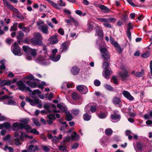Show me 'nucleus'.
I'll return each instance as SVG.
<instances>
[{
	"mask_svg": "<svg viewBox=\"0 0 152 152\" xmlns=\"http://www.w3.org/2000/svg\"><path fill=\"white\" fill-rule=\"evenodd\" d=\"M34 38L31 39V42L34 45H41L43 43L42 40L43 38L41 34L39 32L35 33L34 34Z\"/></svg>",
	"mask_w": 152,
	"mask_h": 152,
	"instance_id": "f257e3e1",
	"label": "nucleus"
},
{
	"mask_svg": "<svg viewBox=\"0 0 152 152\" xmlns=\"http://www.w3.org/2000/svg\"><path fill=\"white\" fill-rule=\"evenodd\" d=\"M26 101L29 102L30 104L32 106H34L39 104L37 106L38 107L41 108L42 107V104H39L41 103V101L39 99H35L33 100L30 99L29 97L26 96Z\"/></svg>",
	"mask_w": 152,
	"mask_h": 152,
	"instance_id": "f03ea898",
	"label": "nucleus"
},
{
	"mask_svg": "<svg viewBox=\"0 0 152 152\" xmlns=\"http://www.w3.org/2000/svg\"><path fill=\"white\" fill-rule=\"evenodd\" d=\"M11 50L12 53L16 55L21 56L22 55L20 47L16 42H15L13 45L12 46Z\"/></svg>",
	"mask_w": 152,
	"mask_h": 152,
	"instance_id": "7ed1b4c3",
	"label": "nucleus"
},
{
	"mask_svg": "<svg viewBox=\"0 0 152 152\" xmlns=\"http://www.w3.org/2000/svg\"><path fill=\"white\" fill-rule=\"evenodd\" d=\"M121 71L119 72L118 74L123 80H125L128 77V73L125 68L123 66H120Z\"/></svg>",
	"mask_w": 152,
	"mask_h": 152,
	"instance_id": "20e7f679",
	"label": "nucleus"
},
{
	"mask_svg": "<svg viewBox=\"0 0 152 152\" xmlns=\"http://www.w3.org/2000/svg\"><path fill=\"white\" fill-rule=\"evenodd\" d=\"M102 56L104 60H108L110 58V55L106 48H102L100 49Z\"/></svg>",
	"mask_w": 152,
	"mask_h": 152,
	"instance_id": "39448f33",
	"label": "nucleus"
},
{
	"mask_svg": "<svg viewBox=\"0 0 152 152\" xmlns=\"http://www.w3.org/2000/svg\"><path fill=\"white\" fill-rule=\"evenodd\" d=\"M17 84L19 90L21 91L26 90L28 91H31L30 88L28 87H27L26 86L22 81H19L17 82Z\"/></svg>",
	"mask_w": 152,
	"mask_h": 152,
	"instance_id": "423d86ee",
	"label": "nucleus"
},
{
	"mask_svg": "<svg viewBox=\"0 0 152 152\" xmlns=\"http://www.w3.org/2000/svg\"><path fill=\"white\" fill-rule=\"evenodd\" d=\"M73 130V129L71 128L67 131V134H70L71 135V136H67V142L70 141L71 139L72 140H75V137L76 133L75 131L72 132Z\"/></svg>",
	"mask_w": 152,
	"mask_h": 152,
	"instance_id": "0eeeda50",
	"label": "nucleus"
},
{
	"mask_svg": "<svg viewBox=\"0 0 152 152\" xmlns=\"http://www.w3.org/2000/svg\"><path fill=\"white\" fill-rule=\"evenodd\" d=\"M76 89L80 93L83 94H86L88 92L87 87L84 85H79L77 86Z\"/></svg>",
	"mask_w": 152,
	"mask_h": 152,
	"instance_id": "6e6552de",
	"label": "nucleus"
},
{
	"mask_svg": "<svg viewBox=\"0 0 152 152\" xmlns=\"http://www.w3.org/2000/svg\"><path fill=\"white\" fill-rule=\"evenodd\" d=\"M111 121L113 122H116L120 121L121 119V116L119 114L114 113L111 116Z\"/></svg>",
	"mask_w": 152,
	"mask_h": 152,
	"instance_id": "1a4fd4ad",
	"label": "nucleus"
},
{
	"mask_svg": "<svg viewBox=\"0 0 152 152\" xmlns=\"http://www.w3.org/2000/svg\"><path fill=\"white\" fill-rule=\"evenodd\" d=\"M122 94L125 98L130 101H133L134 99V98L127 91L124 90L122 91Z\"/></svg>",
	"mask_w": 152,
	"mask_h": 152,
	"instance_id": "9d476101",
	"label": "nucleus"
},
{
	"mask_svg": "<svg viewBox=\"0 0 152 152\" xmlns=\"http://www.w3.org/2000/svg\"><path fill=\"white\" fill-rule=\"evenodd\" d=\"M46 57V56L45 57H44L42 55L39 56L36 60L37 62L41 64H47L46 61L48 59V58L46 59L45 58Z\"/></svg>",
	"mask_w": 152,
	"mask_h": 152,
	"instance_id": "9b49d317",
	"label": "nucleus"
},
{
	"mask_svg": "<svg viewBox=\"0 0 152 152\" xmlns=\"http://www.w3.org/2000/svg\"><path fill=\"white\" fill-rule=\"evenodd\" d=\"M95 35L98 36L100 39H102L103 36V32L102 30L99 27L96 28Z\"/></svg>",
	"mask_w": 152,
	"mask_h": 152,
	"instance_id": "f8f14e48",
	"label": "nucleus"
},
{
	"mask_svg": "<svg viewBox=\"0 0 152 152\" xmlns=\"http://www.w3.org/2000/svg\"><path fill=\"white\" fill-rule=\"evenodd\" d=\"M111 74H112V72L110 69H106L104 70L103 72V75L106 79L109 78Z\"/></svg>",
	"mask_w": 152,
	"mask_h": 152,
	"instance_id": "ddd939ff",
	"label": "nucleus"
},
{
	"mask_svg": "<svg viewBox=\"0 0 152 152\" xmlns=\"http://www.w3.org/2000/svg\"><path fill=\"white\" fill-rule=\"evenodd\" d=\"M67 23L74 24L75 25H77L78 23L77 20L70 15L67 16Z\"/></svg>",
	"mask_w": 152,
	"mask_h": 152,
	"instance_id": "4468645a",
	"label": "nucleus"
},
{
	"mask_svg": "<svg viewBox=\"0 0 152 152\" xmlns=\"http://www.w3.org/2000/svg\"><path fill=\"white\" fill-rule=\"evenodd\" d=\"M95 23L92 21H89L87 24L88 28L86 30L87 32H89L92 31L94 26Z\"/></svg>",
	"mask_w": 152,
	"mask_h": 152,
	"instance_id": "2eb2a0df",
	"label": "nucleus"
},
{
	"mask_svg": "<svg viewBox=\"0 0 152 152\" xmlns=\"http://www.w3.org/2000/svg\"><path fill=\"white\" fill-rule=\"evenodd\" d=\"M48 119L47 120V121L48 124H51L53 123V121L55 119V117L54 115L49 114L47 115Z\"/></svg>",
	"mask_w": 152,
	"mask_h": 152,
	"instance_id": "dca6fc26",
	"label": "nucleus"
},
{
	"mask_svg": "<svg viewBox=\"0 0 152 152\" xmlns=\"http://www.w3.org/2000/svg\"><path fill=\"white\" fill-rule=\"evenodd\" d=\"M48 27L47 25H43L40 26L38 29L42 33L45 34H47L48 33Z\"/></svg>",
	"mask_w": 152,
	"mask_h": 152,
	"instance_id": "f3484780",
	"label": "nucleus"
},
{
	"mask_svg": "<svg viewBox=\"0 0 152 152\" xmlns=\"http://www.w3.org/2000/svg\"><path fill=\"white\" fill-rule=\"evenodd\" d=\"M79 71V69L77 66L73 67L71 69V73L74 75H78Z\"/></svg>",
	"mask_w": 152,
	"mask_h": 152,
	"instance_id": "a211bd4d",
	"label": "nucleus"
},
{
	"mask_svg": "<svg viewBox=\"0 0 152 152\" xmlns=\"http://www.w3.org/2000/svg\"><path fill=\"white\" fill-rule=\"evenodd\" d=\"M109 139L106 137H103L100 140L101 145L103 146L107 145L109 142Z\"/></svg>",
	"mask_w": 152,
	"mask_h": 152,
	"instance_id": "6ab92c4d",
	"label": "nucleus"
},
{
	"mask_svg": "<svg viewBox=\"0 0 152 152\" xmlns=\"http://www.w3.org/2000/svg\"><path fill=\"white\" fill-rule=\"evenodd\" d=\"M57 37V35L55 34L54 35L50 37L48 39L49 41H53L52 43L54 44L57 43L58 42V39L56 38Z\"/></svg>",
	"mask_w": 152,
	"mask_h": 152,
	"instance_id": "aec40b11",
	"label": "nucleus"
},
{
	"mask_svg": "<svg viewBox=\"0 0 152 152\" xmlns=\"http://www.w3.org/2000/svg\"><path fill=\"white\" fill-rule=\"evenodd\" d=\"M13 128H17L19 129H22L23 128L24 124L23 123H19L18 122L14 123L13 125Z\"/></svg>",
	"mask_w": 152,
	"mask_h": 152,
	"instance_id": "412c9836",
	"label": "nucleus"
},
{
	"mask_svg": "<svg viewBox=\"0 0 152 152\" xmlns=\"http://www.w3.org/2000/svg\"><path fill=\"white\" fill-rule=\"evenodd\" d=\"M112 102L114 104L116 105L119 104L121 102V101L119 98L115 96L112 100Z\"/></svg>",
	"mask_w": 152,
	"mask_h": 152,
	"instance_id": "4be33fe9",
	"label": "nucleus"
},
{
	"mask_svg": "<svg viewBox=\"0 0 152 152\" xmlns=\"http://www.w3.org/2000/svg\"><path fill=\"white\" fill-rule=\"evenodd\" d=\"M107 115V112H101L100 113L98 114V117L100 119H104L105 118Z\"/></svg>",
	"mask_w": 152,
	"mask_h": 152,
	"instance_id": "5701e85b",
	"label": "nucleus"
},
{
	"mask_svg": "<svg viewBox=\"0 0 152 152\" xmlns=\"http://www.w3.org/2000/svg\"><path fill=\"white\" fill-rule=\"evenodd\" d=\"M11 84V81L9 80H4L0 83V86H4L5 85L9 86Z\"/></svg>",
	"mask_w": 152,
	"mask_h": 152,
	"instance_id": "b1692460",
	"label": "nucleus"
},
{
	"mask_svg": "<svg viewBox=\"0 0 152 152\" xmlns=\"http://www.w3.org/2000/svg\"><path fill=\"white\" fill-rule=\"evenodd\" d=\"M32 92V96L33 98L36 97V95H38L41 94V92L39 90H35L33 91H31Z\"/></svg>",
	"mask_w": 152,
	"mask_h": 152,
	"instance_id": "393cba45",
	"label": "nucleus"
},
{
	"mask_svg": "<svg viewBox=\"0 0 152 152\" xmlns=\"http://www.w3.org/2000/svg\"><path fill=\"white\" fill-rule=\"evenodd\" d=\"M60 58V55H58L56 56H49L48 59H50L53 61H58Z\"/></svg>",
	"mask_w": 152,
	"mask_h": 152,
	"instance_id": "a878e982",
	"label": "nucleus"
},
{
	"mask_svg": "<svg viewBox=\"0 0 152 152\" xmlns=\"http://www.w3.org/2000/svg\"><path fill=\"white\" fill-rule=\"evenodd\" d=\"M99 8L104 12L108 13L110 11L109 9L103 5H101Z\"/></svg>",
	"mask_w": 152,
	"mask_h": 152,
	"instance_id": "bb28decb",
	"label": "nucleus"
},
{
	"mask_svg": "<svg viewBox=\"0 0 152 152\" xmlns=\"http://www.w3.org/2000/svg\"><path fill=\"white\" fill-rule=\"evenodd\" d=\"M50 106L51 104L49 103L45 104L44 105V108L47 110V111L48 113H51L53 111V110L50 109Z\"/></svg>",
	"mask_w": 152,
	"mask_h": 152,
	"instance_id": "cd10ccee",
	"label": "nucleus"
},
{
	"mask_svg": "<svg viewBox=\"0 0 152 152\" xmlns=\"http://www.w3.org/2000/svg\"><path fill=\"white\" fill-rule=\"evenodd\" d=\"M91 115L88 114L87 113L84 114L83 116V118L85 121H88L90 120L91 118Z\"/></svg>",
	"mask_w": 152,
	"mask_h": 152,
	"instance_id": "c85d7f7f",
	"label": "nucleus"
},
{
	"mask_svg": "<svg viewBox=\"0 0 152 152\" xmlns=\"http://www.w3.org/2000/svg\"><path fill=\"white\" fill-rule=\"evenodd\" d=\"M72 97L73 99L74 100H77L80 98V96L76 93H74L72 94Z\"/></svg>",
	"mask_w": 152,
	"mask_h": 152,
	"instance_id": "c756f323",
	"label": "nucleus"
},
{
	"mask_svg": "<svg viewBox=\"0 0 152 152\" xmlns=\"http://www.w3.org/2000/svg\"><path fill=\"white\" fill-rule=\"evenodd\" d=\"M23 48L25 53L27 54H29V52L31 50V48L27 46H23Z\"/></svg>",
	"mask_w": 152,
	"mask_h": 152,
	"instance_id": "7c9ffc66",
	"label": "nucleus"
},
{
	"mask_svg": "<svg viewBox=\"0 0 152 152\" xmlns=\"http://www.w3.org/2000/svg\"><path fill=\"white\" fill-rule=\"evenodd\" d=\"M18 23L16 22L14 23L13 26H11L10 31H16L18 30L17 27Z\"/></svg>",
	"mask_w": 152,
	"mask_h": 152,
	"instance_id": "2f4dec72",
	"label": "nucleus"
},
{
	"mask_svg": "<svg viewBox=\"0 0 152 152\" xmlns=\"http://www.w3.org/2000/svg\"><path fill=\"white\" fill-rule=\"evenodd\" d=\"M144 73V71L142 70L140 72H137L135 74V76L136 77H142Z\"/></svg>",
	"mask_w": 152,
	"mask_h": 152,
	"instance_id": "473e14b6",
	"label": "nucleus"
},
{
	"mask_svg": "<svg viewBox=\"0 0 152 152\" xmlns=\"http://www.w3.org/2000/svg\"><path fill=\"white\" fill-rule=\"evenodd\" d=\"M65 143H66V142L65 141L64 142L61 143V145L59 147V149L61 151H64L66 150V147L65 146Z\"/></svg>",
	"mask_w": 152,
	"mask_h": 152,
	"instance_id": "72a5a7b5",
	"label": "nucleus"
},
{
	"mask_svg": "<svg viewBox=\"0 0 152 152\" xmlns=\"http://www.w3.org/2000/svg\"><path fill=\"white\" fill-rule=\"evenodd\" d=\"M104 87L107 90L110 91H113L114 90V88L111 86L106 84L104 85Z\"/></svg>",
	"mask_w": 152,
	"mask_h": 152,
	"instance_id": "f704fd0d",
	"label": "nucleus"
},
{
	"mask_svg": "<svg viewBox=\"0 0 152 152\" xmlns=\"http://www.w3.org/2000/svg\"><path fill=\"white\" fill-rule=\"evenodd\" d=\"M66 44L65 42H64L62 44L60 48V50L61 51L63 52L66 50Z\"/></svg>",
	"mask_w": 152,
	"mask_h": 152,
	"instance_id": "c9c22d12",
	"label": "nucleus"
},
{
	"mask_svg": "<svg viewBox=\"0 0 152 152\" xmlns=\"http://www.w3.org/2000/svg\"><path fill=\"white\" fill-rule=\"evenodd\" d=\"M105 132L106 135L110 136L112 134L113 131L111 128H108L105 129Z\"/></svg>",
	"mask_w": 152,
	"mask_h": 152,
	"instance_id": "e433bc0d",
	"label": "nucleus"
},
{
	"mask_svg": "<svg viewBox=\"0 0 152 152\" xmlns=\"http://www.w3.org/2000/svg\"><path fill=\"white\" fill-rule=\"evenodd\" d=\"M4 104L9 105H15L16 103L14 100H9L7 102H4Z\"/></svg>",
	"mask_w": 152,
	"mask_h": 152,
	"instance_id": "4c0bfd02",
	"label": "nucleus"
},
{
	"mask_svg": "<svg viewBox=\"0 0 152 152\" xmlns=\"http://www.w3.org/2000/svg\"><path fill=\"white\" fill-rule=\"evenodd\" d=\"M114 46L115 47L116 49L118 52L120 53L121 52V49L117 42L115 43L114 44Z\"/></svg>",
	"mask_w": 152,
	"mask_h": 152,
	"instance_id": "58836bf2",
	"label": "nucleus"
},
{
	"mask_svg": "<svg viewBox=\"0 0 152 152\" xmlns=\"http://www.w3.org/2000/svg\"><path fill=\"white\" fill-rule=\"evenodd\" d=\"M97 19L99 21L101 22H103L104 23L108 22L109 21V20L108 19H107L106 18H97Z\"/></svg>",
	"mask_w": 152,
	"mask_h": 152,
	"instance_id": "ea45409f",
	"label": "nucleus"
},
{
	"mask_svg": "<svg viewBox=\"0 0 152 152\" xmlns=\"http://www.w3.org/2000/svg\"><path fill=\"white\" fill-rule=\"evenodd\" d=\"M24 34L21 31L18 32V35L17 36L18 39H22L24 37Z\"/></svg>",
	"mask_w": 152,
	"mask_h": 152,
	"instance_id": "a19ab883",
	"label": "nucleus"
},
{
	"mask_svg": "<svg viewBox=\"0 0 152 152\" xmlns=\"http://www.w3.org/2000/svg\"><path fill=\"white\" fill-rule=\"evenodd\" d=\"M5 61V60H3L0 61V63L1 64V65L0 66V69L1 70H3L5 69L4 63Z\"/></svg>",
	"mask_w": 152,
	"mask_h": 152,
	"instance_id": "79ce46f5",
	"label": "nucleus"
},
{
	"mask_svg": "<svg viewBox=\"0 0 152 152\" xmlns=\"http://www.w3.org/2000/svg\"><path fill=\"white\" fill-rule=\"evenodd\" d=\"M73 117L71 113L67 111V121H70L72 119Z\"/></svg>",
	"mask_w": 152,
	"mask_h": 152,
	"instance_id": "37998d69",
	"label": "nucleus"
},
{
	"mask_svg": "<svg viewBox=\"0 0 152 152\" xmlns=\"http://www.w3.org/2000/svg\"><path fill=\"white\" fill-rule=\"evenodd\" d=\"M109 66V64L108 62H105L103 63L102 67L104 69V70L106 69H110L108 67Z\"/></svg>",
	"mask_w": 152,
	"mask_h": 152,
	"instance_id": "c03bdc74",
	"label": "nucleus"
},
{
	"mask_svg": "<svg viewBox=\"0 0 152 152\" xmlns=\"http://www.w3.org/2000/svg\"><path fill=\"white\" fill-rule=\"evenodd\" d=\"M28 136L25 133L21 132L20 136V139L21 140L23 139L24 138H28Z\"/></svg>",
	"mask_w": 152,
	"mask_h": 152,
	"instance_id": "a18cd8bd",
	"label": "nucleus"
},
{
	"mask_svg": "<svg viewBox=\"0 0 152 152\" xmlns=\"http://www.w3.org/2000/svg\"><path fill=\"white\" fill-rule=\"evenodd\" d=\"M72 113L75 115H77L78 114L79 110L78 109H75L72 110Z\"/></svg>",
	"mask_w": 152,
	"mask_h": 152,
	"instance_id": "49530a36",
	"label": "nucleus"
},
{
	"mask_svg": "<svg viewBox=\"0 0 152 152\" xmlns=\"http://www.w3.org/2000/svg\"><path fill=\"white\" fill-rule=\"evenodd\" d=\"M30 132L36 135H38L39 134V132L36 129H31L30 131Z\"/></svg>",
	"mask_w": 152,
	"mask_h": 152,
	"instance_id": "de8ad7c7",
	"label": "nucleus"
},
{
	"mask_svg": "<svg viewBox=\"0 0 152 152\" xmlns=\"http://www.w3.org/2000/svg\"><path fill=\"white\" fill-rule=\"evenodd\" d=\"M94 84L95 86H99L100 85L101 83L99 80H95L94 81Z\"/></svg>",
	"mask_w": 152,
	"mask_h": 152,
	"instance_id": "09e8293b",
	"label": "nucleus"
},
{
	"mask_svg": "<svg viewBox=\"0 0 152 152\" xmlns=\"http://www.w3.org/2000/svg\"><path fill=\"white\" fill-rule=\"evenodd\" d=\"M33 121L34 123L36 125L38 126H40V124L38 119L34 118L33 119Z\"/></svg>",
	"mask_w": 152,
	"mask_h": 152,
	"instance_id": "8fccbe9b",
	"label": "nucleus"
},
{
	"mask_svg": "<svg viewBox=\"0 0 152 152\" xmlns=\"http://www.w3.org/2000/svg\"><path fill=\"white\" fill-rule=\"evenodd\" d=\"M5 150H8L10 152H13V149L11 147H9L8 146H6L4 148Z\"/></svg>",
	"mask_w": 152,
	"mask_h": 152,
	"instance_id": "3c124183",
	"label": "nucleus"
},
{
	"mask_svg": "<svg viewBox=\"0 0 152 152\" xmlns=\"http://www.w3.org/2000/svg\"><path fill=\"white\" fill-rule=\"evenodd\" d=\"M3 1L4 5L9 8L10 7V6L12 5L8 3V1L7 0H3Z\"/></svg>",
	"mask_w": 152,
	"mask_h": 152,
	"instance_id": "603ef678",
	"label": "nucleus"
},
{
	"mask_svg": "<svg viewBox=\"0 0 152 152\" xmlns=\"http://www.w3.org/2000/svg\"><path fill=\"white\" fill-rule=\"evenodd\" d=\"M4 128L6 129H9L10 126V124L9 123H4Z\"/></svg>",
	"mask_w": 152,
	"mask_h": 152,
	"instance_id": "864d4df0",
	"label": "nucleus"
},
{
	"mask_svg": "<svg viewBox=\"0 0 152 152\" xmlns=\"http://www.w3.org/2000/svg\"><path fill=\"white\" fill-rule=\"evenodd\" d=\"M132 28L133 27L132 23H129L127 25V30L130 31Z\"/></svg>",
	"mask_w": 152,
	"mask_h": 152,
	"instance_id": "5fc2aeb1",
	"label": "nucleus"
},
{
	"mask_svg": "<svg viewBox=\"0 0 152 152\" xmlns=\"http://www.w3.org/2000/svg\"><path fill=\"white\" fill-rule=\"evenodd\" d=\"M13 97L12 96H10L7 95H4L2 96L1 97V99H5L10 98H12Z\"/></svg>",
	"mask_w": 152,
	"mask_h": 152,
	"instance_id": "6e6d98bb",
	"label": "nucleus"
},
{
	"mask_svg": "<svg viewBox=\"0 0 152 152\" xmlns=\"http://www.w3.org/2000/svg\"><path fill=\"white\" fill-rule=\"evenodd\" d=\"M9 8L15 13H17L18 12V10L16 9L13 7L12 5L10 6Z\"/></svg>",
	"mask_w": 152,
	"mask_h": 152,
	"instance_id": "4d7b16f0",
	"label": "nucleus"
},
{
	"mask_svg": "<svg viewBox=\"0 0 152 152\" xmlns=\"http://www.w3.org/2000/svg\"><path fill=\"white\" fill-rule=\"evenodd\" d=\"M79 145L78 143H75L72 145L71 148L72 149H76L78 147Z\"/></svg>",
	"mask_w": 152,
	"mask_h": 152,
	"instance_id": "13d9d810",
	"label": "nucleus"
},
{
	"mask_svg": "<svg viewBox=\"0 0 152 152\" xmlns=\"http://www.w3.org/2000/svg\"><path fill=\"white\" fill-rule=\"evenodd\" d=\"M29 53H31L33 56H35L37 55L36 51L35 50H33L32 49L29 52Z\"/></svg>",
	"mask_w": 152,
	"mask_h": 152,
	"instance_id": "bf43d9fd",
	"label": "nucleus"
},
{
	"mask_svg": "<svg viewBox=\"0 0 152 152\" xmlns=\"http://www.w3.org/2000/svg\"><path fill=\"white\" fill-rule=\"evenodd\" d=\"M150 56V53L148 52H146L142 54V56L143 58H147Z\"/></svg>",
	"mask_w": 152,
	"mask_h": 152,
	"instance_id": "052dcab7",
	"label": "nucleus"
},
{
	"mask_svg": "<svg viewBox=\"0 0 152 152\" xmlns=\"http://www.w3.org/2000/svg\"><path fill=\"white\" fill-rule=\"evenodd\" d=\"M24 126L23 127V128L26 129L28 132H29V130L31 129V127L30 126L28 125H24Z\"/></svg>",
	"mask_w": 152,
	"mask_h": 152,
	"instance_id": "680f3d73",
	"label": "nucleus"
},
{
	"mask_svg": "<svg viewBox=\"0 0 152 152\" xmlns=\"http://www.w3.org/2000/svg\"><path fill=\"white\" fill-rule=\"evenodd\" d=\"M60 3L58 4V5L59 6V7H60L61 8V6H65L66 5V4L65 3L63 2V1L62 0H60L59 1Z\"/></svg>",
	"mask_w": 152,
	"mask_h": 152,
	"instance_id": "e2e57ef3",
	"label": "nucleus"
},
{
	"mask_svg": "<svg viewBox=\"0 0 152 152\" xmlns=\"http://www.w3.org/2000/svg\"><path fill=\"white\" fill-rule=\"evenodd\" d=\"M15 143L16 145H20L21 144L20 143V140L19 139H15Z\"/></svg>",
	"mask_w": 152,
	"mask_h": 152,
	"instance_id": "0e129e2a",
	"label": "nucleus"
},
{
	"mask_svg": "<svg viewBox=\"0 0 152 152\" xmlns=\"http://www.w3.org/2000/svg\"><path fill=\"white\" fill-rule=\"evenodd\" d=\"M59 141L58 139L56 136H54L52 138V141L53 142H56Z\"/></svg>",
	"mask_w": 152,
	"mask_h": 152,
	"instance_id": "69168bd1",
	"label": "nucleus"
},
{
	"mask_svg": "<svg viewBox=\"0 0 152 152\" xmlns=\"http://www.w3.org/2000/svg\"><path fill=\"white\" fill-rule=\"evenodd\" d=\"M44 22L43 21H39L37 23V25L38 26V28H39L40 26H42L44 25Z\"/></svg>",
	"mask_w": 152,
	"mask_h": 152,
	"instance_id": "338daca9",
	"label": "nucleus"
},
{
	"mask_svg": "<svg viewBox=\"0 0 152 152\" xmlns=\"http://www.w3.org/2000/svg\"><path fill=\"white\" fill-rule=\"evenodd\" d=\"M31 87L33 88H35L37 87V84L34 82H32L30 83V84H28Z\"/></svg>",
	"mask_w": 152,
	"mask_h": 152,
	"instance_id": "774afa93",
	"label": "nucleus"
}]
</instances>
